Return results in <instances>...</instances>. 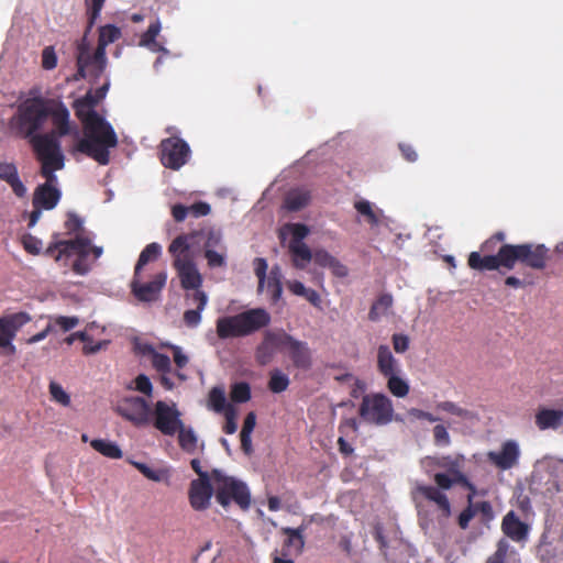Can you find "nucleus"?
I'll use <instances>...</instances> for the list:
<instances>
[{
    "instance_id": "nucleus-1",
    "label": "nucleus",
    "mask_w": 563,
    "mask_h": 563,
    "mask_svg": "<svg viewBox=\"0 0 563 563\" xmlns=\"http://www.w3.org/2000/svg\"><path fill=\"white\" fill-rule=\"evenodd\" d=\"M98 101L99 98L89 91L74 102L76 117L82 123L84 136L75 144L73 152L85 154L100 165H108L109 150L118 145V136L112 125L93 109Z\"/></svg>"
},
{
    "instance_id": "nucleus-2",
    "label": "nucleus",
    "mask_w": 563,
    "mask_h": 563,
    "mask_svg": "<svg viewBox=\"0 0 563 563\" xmlns=\"http://www.w3.org/2000/svg\"><path fill=\"white\" fill-rule=\"evenodd\" d=\"M550 250L544 244L504 243L496 255L481 256L478 252H471L467 258L470 268L478 272L512 271L517 263L532 269L542 271L547 267Z\"/></svg>"
},
{
    "instance_id": "nucleus-3",
    "label": "nucleus",
    "mask_w": 563,
    "mask_h": 563,
    "mask_svg": "<svg viewBox=\"0 0 563 563\" xmlns=\"http://www.w3.org/2000/svg\"><path fill=\"white\" fill-rule=\"evenodd\" d=\"M271 320V314L264 308H252L234 316L218 318L216 332L221 340L244 338L266 328Z\"/></svg>"
},
{
    "instance_id": "nucleus-4",
    "label": "nucleus",
    "mask_w": 563,
    "mask_h": 563,
    "mask_svg": "<svg viewBox=\"0 0 563 563\" xmlns=\"http://www.w3.org/2000/svg\"><path fill=\"white\" fill-rule=\"evenodd\" d=\"M199 233L180 234L173 240L168 246V252L174 261L173 266L180 279L184 289L200 290L202 285V276L198 272L196 264L190 254L192 241Z\"/></svg>"
},
{
    "instance_id": "nucleus-5",
    "label": "nucleus",
    "mask_w": 563,
    "mask_h": 563,
    "mask_svg": "<svg viewBox=\"0 0 563 563\" xmlns=\"http://www.w3.org/2000/svg\"><path fill=\"white\" fill-rule=\"evenodd\" d=\"M52 104L53 100L41 96L31 97L22 101L18 107L16 114L12 119V125L16 133L30 141L37 136L36 132L44 126L49 118V106Z\"/></svg>"
},
{
    "instance_id": "nucleus-6",
    "label": "nucleus",
    "mask_w": 563,
    "mask_h": 563,
    "mask_svg": "<svg viewBox=\"0 0 563 563\" xmlns=\"http://www.w3.org/2000/svg\"><path fill=\"white\" fill-rule=\"evenodd\" d=\"M90 239L85 235H78L69 240H56L46 247L44 255L54 258L55 262H64V266L68 265V260L73 255L77 258L73 263V271L78 275H85L90 267L86 263L89 256Z\"/></svg>"
},
{
    "instance_id": "nucleus-7",
    "label": "nucleus",
    "mask_w": 563,
    "mask_h": 563,
    "mask_svg": "<svg viewBox=\"0 0 563 563\" xmlns=\"http://www.w3.org/2000/svg\"><path fill=\"white\" fill-rule=\"evenodd\" d=\"M211 477L216 486V499L223 508H227L231 503L236 504L242 510L250 508L251 493L244 482L228 476L218 468L211 471Z\"/></svg>"
},
{
    "instance_id": "nucleus-8",
    "label": "nucleus",
    "mask_w": 563,
    "mask_h": 563,
    "mask_svg": "<svg viewBox=\"0 0 563 563\" xmlns=\"http://www.w3.org/2000/svg\"><path fill=\"white\" fill-rule=\"evenodd\" d=\"M358 416L366 423L386 426L394 418L393 401L382 393L367 394L362 398Z\"/></svg>"
},
{
    "instance_id": "nucleus-9",
    "label": "nucleus",
    "mask_w": 563,
    "mask_h": 563,
    "mask_svg": "<svg viewBox=\"0 0 563 563\" xmlns=\"http://www.w3.org/2000/svg\"><path fill=\"white\" fill-rule=\"evenodd\" d=\"M31 145L41 162V170H60L65 165V157L60 143L54 132L34 136Z\"/></svg>"
},
{
    "instance_id": "nucleus-10",
    "label": "nucleus",
    "mask_w": 563,
    "mask_h": 563,
    "mask_svg": "<svg viewBox=\"0 0 563 563\" xmlns=\"http://www.w3.org/2000/svg\"><path fill=\"white\" fill-rule=\"evenodd\" d=\"M167 280L166 271H159L151 276L150 280H145L144 272L137 276L133 273L130 288L132 295L141 302H153L159 299L162 290Z\"/></svg>"
},
{
    "instance_id": "nucleus-11",
    "label": "nucleus",
    "mask_w": 563,
    "mask_h": 563,
    "mask_svg": "<svg viewBox=\"0 0 563 563\" xmlns=\"http://www.w3.org/2000/svg\"><path fill=\"white\" fill-rule=\"evenodd\" d=\"M158 150L162 165L173 170H178L186 165L191 155L190 146L179 136L162 140Z\"/></svg>"
},
{
    "instance_id": "nucleus-12",
    "label": "nucleus",
    "mask_w": 563,
    "mask_h": 563,
    "mask_svg": "<svg viewBox=\"0 0 563 563\" xmlns=\"http://www.w3.org/2000/svg\"><path fill=\"white\" fill-rule=\"evenodd\" d=\"M117 411L134 426L141 427L150 422V405L142 397L134 396L122 399L117 406Z\"/></svg>"
},
{
    "instance_id": "nucleus-13",
    "label": "nucleus",
    "mask_w": 563,
    "mask_h": 563,
    "mask_svg": "<svg viewBox=\"0 0 563 563\" xmlns=\"http://www.w3.org/2000/svg\"><path fill=\"white\" fill-rule=\"evenodd\" d=\"M180 412L173 402L158 400L154 408V427L165 435H174L181 427Z\"/></svg>"
},
{
    "instance_id": "nucleus-14",
    "label": "nucleus",
    "mask_w": 563,
    "mask_h": 563,
    "mask_svg": "<svg viewBox=\"0 0 563 563\" xmlns=\"http://www.w3.org/2000/svg\"><path fill=\"white\" fill-rule=\"evenodd\" d=\"M30 321L31 316L24 311L0 317V349H7L9 354H14L15 346L12 341L16 332Z\"/></svg>"
},
{
    "instance_id": "nucleus-15",
    "label": "nucleus",
    "mask_w": 563,
    "mask_h": 563,
    "mask_svg": "<svg viewBox=\"0 0 563 563\" xmlns=\"http://www.w3.org/2000/svg\"><path fill=\"white\" fill-rule=\"evenodd\" d=\"M282 352H287L294 366L308 371L312 365L311 351L307 342L299 341L283 330Z\"/></svg>"
},
{
    "instance_id": "nucleus-16",
    "label": "nucleus",
    "mask_w": 563,
    "mask_h": 563,
    "mask_svg": "<svg viewBox=\"0 0 563 563\" xmlns=\"http://www.w3.org/2000/svg\"><path fill=\"white\" fill-rule=\"evenodd\" d=\"M213 494L216 495V486L211 476L203 475L202 478L194 479L188 492L190 506L197 511L206 510Z\"/></svg>"
},
{
    "instance_id": "nucleus-17",
    "label": "nucleus",
    "mask_w": 563,
    "mask_h": 563,
    "mask_svg": "<svg viewBox=\"0 0 563 563\" xmlns=\"http://www.w3.org/2000/svg\"><path fill=\"white\" fill-rule=\"evenodd\" d=\"M283 330L266 331L261 344L256 347L255 360L258 365L265 366L272 362L276 351L282 352Z\"/></svg>"
},
{
    "instance_id": "nucleus-18",
    "label": "nucleus",
    "mask_w": 563,
    "mask_h": 563,
    "mask_svg": "<svg viewBox=\"0 0 563 563\" xmlns=\"http://www.w3.org/2000/svg\"><path fill=\"white\" fill-rule=\"evenodd\" d=\"M519 448L515 441H506L499 452H489L488 460L500 470L514 467L519 459Z\"/></svg>"
},
{
    "instance_id": "nucleus-19",
    "label": "nucleus",
    "mask_w": 563,
    "mask_h": 563,
    "mask_svg": "<svg viewBox=\"0 0 563 563\" xmlns=\"http://www.w3.org/2000/svg\"><path fill=\"white\" fill-rule=\"evenodd\" d=\"M501 530L515 542L526 541L529 534V526L521 521L512 510L503 518Z\"/></svg>"
},
{
    "instance_id": "nucleus-20",
    "label": "nucleus",
    "mask_w": 563,
    "mask_h": 563,
    "mask_svg": "<svg viewBox=\"0 0 563 563\" xmlns=\"http://www.w3.org/2000/svg\"><path fill=\"white\" fill-rule=\"evenodd\" d=\"M62 198L59 188H53L48 185H38L33 192L32 206L45 210H53Z\"/></svg>"
},
{
    "instance_id": "nucleus-21",
    "label": "nucleus",
    "mask_w": 563,
    "mask_h": 563,
    "mask_svg": "<svg viewBox=\"0 0 563 563\" xmlns=\"http://www.w3.org/2000/svg\"><path fill=\"white\" fill-rule=\"evenodd\" d=\"M0 179L7 183L18 198H24L27 190L19 177L18 167L13 163L0 162Z\"/></svg>"
},
{
    "instance_id": "nucleus-22",
    "label": "nucleus",
    "mask_w": 563,
    "mask_h": 563,
    "mask_svg": "<svg viewBox=\"0 0 563 563\" xmlns=\"http://www.w3.org/2000/svg\"><path fill=\"white\" fill-rule=\"evenodd\" d=\"M416 490L424 499L434 503L444 517H449L451 515V504L449 498L438 487L431 485H418Z\"/></svg>"
},
{
    "instance_id": "nucleus-23",
    "label": "nucleus",
    "mask_w": 563,
    "mask_h": 563,
    "mask_svg": "<svg viewBox=\"0 0 563 563\" xmlns=\"http://www.w3.org/2000/svg\"><path fill=\"white\" fill-rule=\"evenodd\" d=\"M377 371L384 377L401 373L398 360L393 355L391 350L386 344H380L377 347Z\"/></svg>"
},
{
    "instance_id": "nucleus-24",
    "label": "nucleus",
    "mask_w": 563,
    "mask_h": 563,
    "mask_svg": "<svg viewBox=\"0 0 563 563\" xmlns=\"http://www.w3.org/2000/svg\"><path fill=\"white\" fill-rule=\"evenodd\" d=\"M49 118H52L58 136L69 134V111L62 102L56 104L53 101V104L49 106Z\"/></svg>"
},
{
    "instance_id": "nucleus-25",
    "label": "nucleus",
    "mask_w": 563,
    "mask_h": 563,
    "mask_svg": "<svg viewBox=\"0 0 563 563\" xmlns=\"http://www.w3.org/2000/svg\"><path fill=\"white\" fill-rule=\"evenodd\" d=\"M192 300L197 303V308L184 312V322L189 328H196L201 322V311L207 306L208 297L205 291L197 290L192 294Z\"/></svg>"
},
{
    "instance_id": "nucleus-26",
    "label": "nucleus",
    "mask_w": 563,
    "mask_h": 563,
    "mask_svg": "<svg viewBox=\"0 0 563 563\" xmlns=\"http://www.w3.org/2000/svg\"><path fill=\"white\" fill-rule=\"evenodd\" d=\"M563 422V410L541 409L536 415V424L540 430L556 429Z\"/></svg>"
},
{
    "instance_id": "nucleus-27",
    "label": "nucleus",
    "mask_w": 563,
    "mask_h": 563,
    "mask_svg": "<svg viewBox=\"0 0 563 563\" xmlns=\"http://www.w3.org/2000/svg\"><path fill=\"white\" fill-rule=\"evenodd\" d=\"M93 53L90 51V45L84 37L77 45V73L75 79H85L87 77V68L90 67V59Z\"/></svg>"
},
{
    "instance_id": "nucleus-28",
    "label": "nucleus",
    "mask_w": 563,
    "mask_h": 563,
    "mask_svg": "<svg viewBox=\"0 0 563 563\" xmlns=\"http://www.w3.org/2000/svg\"><path fill=\"white\" fill-rule=\"evenodd\" d=\"M431 465H434L440 468H444L448 471L450 475L460 474L462 471L464 457L462 455L451 456H435V457H427Z\"/></svg>"
},
{
    "instance_id": "nucleus-29",
    "label": "nucleus",
    "mask_w": 563,
    "mask_h": 563,
    "mask_svg": "<svg viewBox=\"0 0 563 563\" xmlns=\"http://www.w3.org/2000/svg\"><path fill=\"white\" fill-rule=\"evenodd\" d=\"M311 200L310 192L303 189H295L287 194L284 206L288 211H299L307 207Z\"/></svg>"
},
{
    "instance_id": "nucleus-30",
    "label": "nucleus",
    "mask_w": 563,
    "mask_h": 563,
    "mask_svg": "<svg viewBox=\"0 0 563 563\" xmlns=\"http://www.w3.org/2000/svg\"><path fill=\"white\" fill-rule=\"evenodd\" d=\"M312 260L319 266L334 268L335 274L339 276L346 275V268L343 265H341L339 261L325 250H316L312 253Z\"/></svg>"
},
{
    "instance_id": "nucleus-31",
    "label": "nucleus",
    "mask_w": 563,
    "mask_h": 563,
    "mask_svg": "<svg viewBox=\"0 0 563 563\" xmlns=\"http://www.w3.org/2000/svg\"><path fill=\"white\" fill-rule=\"evenodd\" d=\"M161 32V22H152L147 30L141 35L140 45L150 48L153 52H165V48L156 42V36Z\"/></svg>"
},
{
    "instance_id": "nucleus-32",
    "label": "nucleus",
    "mask_w": 563,
    "mask_h": 563,
    "mask_svg": "<svg viewBox=\"0 0 563 563\" xmlns=\"http://www.w3.org/2000/svg\"><path fill=\"white\" fill-rule=\"evenodd\" d=\"M162 253V246L156 243L147 244L143 251L141 252L139 260L134 267V273L139 276L141 272H144V266L150 263L156 261Z\"/></svg>"
},
{
    "instance_id": "nucleus-33",
    "label": "nucleus",
    "mask_w": 563,
    "mask_h": 563,
    "mask_svg": "<svg viewBox=\"0 0 563 563\" xmlns=\"http://www.w3.org/2000/svg\"><path fill=\"white\" fill-rule=\"evenodd\" d=\"M289 252L292 256V265L296 268L303 269L312 260V252L306 243L289 244Z\"/></svg>"
},
{
    "instance_id": "nucleus-34",
    "label": "nucleus",
    "mask_w": 563,
    "mask_h": 563,
    "mask_svg": "<svg viewBox=\"0 0 563 563\" xmlns=\"http://www.w3.org/2000/svg\"><path fill=\"white\" fill-rule=\"evenodd\" d=\"M121 37V30L113 25L107 24L101 26L99 30V38H98V55L101 56L102 52H106V47L115 42Z\"/></svg>"
},
{
    "instance_id": "nucleus-35",
    "label": "nucleus",
    "mask_w": 563,
    "mask_h": 563,
    "mask_svg": "<svg viewBox=\"0 0 563 563\" xmlns=\"http://www.w3.org/2000/svg\"><path fill=\"white\" fill-rule=\"evenodd\" d=\"M394 303L393 296L390 294H382L372 305L368 319L371 321H378L383 316L387 313V311L391 308Z\"/></svg>"
},
{
    "instance_id": "nucleus-36",
    "label": "nucleus",
    "mask_w": 563,
    "mask_h": 563,
    "mask_svg": "<svg viewBox=\"0 0 563 563\" xmlns=\"http://www.w3.org/2000/svg\"><path fill=\"white\" fill-rule=\"evenodd\" d=\"M90 445L98 453L109 459H121L123 455L119 445L109 440L95 439L90 442Z\"/></svg>"
},
{
    "instance_id": "nucleus-37",
    "label": "nucleus",
    "mask_w": 563,
    "mask_h": 563,
    "mask_svg": "<svg viewBox=\"0 0 563 563\" xmlns=\"http://www.w3.org/2000/svg\"><path fill=\"white\" fill-rule=\"evenodd\" d=\"M385 378H387L388 390L395 397L404 398L409 394V384L407 380L400 377V373L388 375Z\"/></svg>"
},
{
    "instance_id": "nucleus-38",
    "label": "nucleus",
    "mask_w": 563,
    "mask_h": 563,
    "mask_svg": "<svg viewBox=\"0 0 563 563\" xmlns=\"http://www.w3.org/2000/svg\"><path fill=\"white\" fill-rule=\"evenodd\" d=\"M228 406L224 389L219 386L212 387L208 396V407L214 412L225 413Z\"/></svg>"
},
{
    "instance_id": "nucleus-39",
    "label": "nucleus",
    "mask_w": 563,
    "mask_h": 563,
    "mask_svg": "<svg viewBox=\"0 0 563 563\" xmlns=\"http://www.w3.org/2000/svg\"><path fill=\"white\" fill-rule=\"evenodd\" d=\"M176 433H178V442L180 448L188 453H194L198 443V439L194 430L186 428L184 423H181V427L179 430H177Z\"/></svg>"
},
{
    "instance_id": "nucleus-40",
    "label": "nucleus",
    "mask_w": 563,
    "mask_h": 563,
    "mask_svg": "<svg viewBox=\"0 0 563 563\" xmlns=\"http://www.w3.org/2000/svg\"><path fill=\"white\" fill-rule=\"evenodd\" d=\"M130 463L147 479L153 482H163L167 479L168 472L166 470H154L145 463L130 461Z\"/></svg>"
},
{
    "instance_id": "nucleus-41",
    "label": "nucleus",
    "mask_w": 563,
    "mask_h": 563,
    "mask_svg": "<svg viewBox=\"0 0 563 563\" xmlns=\"http://www.w3.org/2000/svg\"><path fill=\"white\" fill-rule=\"evenodd\" d=\"M437 409L457 416L464 420H473L476 418V415L473 411L464 409L457 406L455 402L449 400L438 402Z\"/></svg>"
},
{
    "instance_id": "nucleus-42",
    "label": "nucleus",
    "mask_w": 563,
    "mask_h": 563,
    "mask_svg": "<svg viewBox=\"0 0 563 563\" xmlns=\"http://www.w3.org/2000/svg\"><path fill=\"white\" fill-rule=\"evenodd\" d=\"M289 386V378L280 371L275 369L271 373L268 388L275 394L285 391Z\"/></svg>"
},
{
    "instance_id": "nucleus-43",
    "label": "nucleus",
    "mask_w": 563,
    "mask_h": 563,
    "mask_svg": "<svg viewBox=\"0 0 563 563\" xmlns=\"http://www.w3.org/2000/svg\"><path fill=\"white\" fill-rule=\"evenodd\" d=\"M90 62V67L87 68V74L91 75L93 78H99L103 73L107 64L106 52H102V55H98V47L95 49Z\"/></svg>"
},
{
    "instance_id": "nucleus-44",
    "label": "nucleus",
    "mask_w": 563,
    "mask_h": 563,
    "mask_svg": "<svg viewBox=\"0 0 563 563\" xmlns=\"http://www.w3.org/2000/svg\"><path fill=\"white\" fill-rule=\"evenodd\" d=\"M230 397L232 401L243 404L251 398V387L245 382L235 383L231 387Z\"/></svg>"
},
{
    "instance_id": "nucleus-45",
    "label": "nucleus",
    "mask_w": 563,
    "mask_h": 563,
    "mask_svg": "<svg viewBox=\"0 0 563 563\" xmlns=\"http://www.w3.org/2000/svg\"><path fill=\"white\" fill-rule=\"evenodd\" d=\"M291 233V241L289 244L303 243L302 240L309 234V228L303 223H288L285 225Z\"/></svg>"
},
{
    "instance_id": "nucleus-46",
    "label": "nucleus",
    "mask_w": 563,
    "mask_h": 563,
    "mask_svg": "<svg viewBox=\"0 0 563 563\" xmlns=\"http://www.w3.org/2000/svg\"><path fill=\"white\" fill-rule=\"evenodd\" d=\"M49 394L52 400H54L55 402L64 407H68L70 405L71 400L69 394L66 393L62 385H59L58 383L52 382L49 384Z\"/></svg>"
},
{
    "instance_id": "nucleus-47",
    "label": "nucleus",
    "mask_w": 563,
    "mask_h": 563,
    "mask_svg": "<svg viewBox=\"0 0 563 563\" xmlns=\"http://www.w3.org/2000/svg\"><path fill=\"white\" fill-rule=\"evenodd\" d=\"M65 229L68 234H75V238L78 235H82L84 231V222L82 219L76 214L75 212H68L67 219L65 221Z\"/></svg>"
},
{
    "instance_id": "nucleus-48",
    "label": "nucleus",
    "mask_w": 563,
    "mask_h": 563,
    "mask_svg": "<svg viewBox=\"0 0 563 563\" xmlns=\"http://www.w3.org/2000/svg\"><path fill=\"white\" fill-rule=\"evenodd\" d=\"M354 208L356 209V211L360 214H362V216H364L366 218V221L369 224L376 225L378 223V218L375 214V212L373 211L372 205H371L369 201H367V200H357L354 203Z\"/></svg>"
},
{
    "instance_id": "nucleus-49",
    "label": "nucleus",
    "mask_w": 563,
    "mask_h": 563,
    "mask_svg": "<svg viewBox=\"0 0 563 563\" xmlns=\"http://www.w3.org/2000/svg\"><path fill=\"white\" fill-rule=\"evenodd\" d=\"M153 367L161 374H169L172 371V362L168 355L163 353H154L152 356Z\"/></svg>"
},
{
    "instance_id": "nucleus-50",
    "label": "nucleus",
    "mask_w": 563,
    "mask_h": 563,
    "mask_svg": "<svg viewBox=\"0 0 563 563\" xmlns=\"http://www.w3.org/2000/svg\"><path fill=\"white\" fill-rule=\"evenodd\" d=\"M104 1L106 0H85L89 26H92L99 18Z\"/></svg>"
},
{
    "instance_id": "nucleus-51",
    "label": "nucleus",
    "mask_w": 563,
    "mask_h": 563,
    "mask_svg": "<svg viewBox=\"0 0 563 563\" xmlns=\"http://www.w3.org/2000/svg\"><path fill=\"white\" fill-rule=\"evenodd\" d=\"M303 527L299 528H284L283 532L288 536L287 543L288 544H296L299 550H302L305 545L303 540Z\"/></svg>"
},
{
    "instance_id": "nucleus-52",
    "label": "nucleus",
    "mask_w": 563,
    "mask_h": 563,
    "mask_svg": "<svg viewBox=\"0 0 563 563\" xmlns=\"http://www.w3.org/2000/svg\"><path fill=\"white\" fill-rule=\"evenodd\" d=\"M23 249L31 255H38L42 250V241L32 234H25L22 238Z\"/></svg>"
},
{
    "instance_id": "nucleus-53",
    "label": "nucleus",
    "mask_w": 563,
    "mask_h": 563,
    "mask_svg": "<svg viewBox=\"0 0 563 563\" xmlns=\"http://www.w3.org/2000/svg\"><path fill=\"white\" fill-rule=\"evenodd\" d=\"M266 272H267V262L265 258L256 257L254 260V273L258 278V287L257 290L263 291L265 282H266Z\"/></svg>"
},
{
    "instance_id": "nucleus-54",
    "label": "nucleus",
    "mask_w": 563,
    "mask_h": 563,
    "mask_svg": "<svg viewBox=\"0 0 563 563\" xmlns=\"http://www.w3.org/2000/svg\"><path fill=\"white\" fill-rule=\"evenodd\" d=\"M205 257L207 260L208 266L211 268L222 267L225 265L224 253L217 252L213 249L207 247L205 250Z\"/></svg>"
},
{
    "instance_id": "nucleus-55",
    "label": "nucleus",
    "mask_w": 563,
    "mask_h": 563,
    "mask_svg": "<svg viewBox=\"0 0 563 563\" xmlns=\"http://www.w3.org/2000/svg\"><path fill=\"white\" fill-rule=\"evenodd\" d=\"M57 66V55L53 46H46L42 51V67L45 70H52Z\"/></svg>"
},
{
    "instance_id": "nucleus-56",
    "label": "nucleus",
    "mask_w": 563,
    "mask_h": 563,
    "mask_svg": "<svg viewBox=\"0 0 563 563\" xmlns=\"http://www.w3.org/2000/svg\"><path fill=\"white\" fill-rule=\"evenodd\" d=\"M433 439L435 445L448 446L451 443L450 434L443 424L433 428Z\"/></svg>"
},
{
    "instance_id": "nucleus-57",
    "label": "nucleus",
    "mask_w": 563,
    "mask_h": 563,
    "mask_svg": "<svg viewBox=\"0 0 563 563\" xmlns=\"http://www.w3.org/2000/svg\"><path fill=\"white\" fill-rule=\"evenodd\" d=\"M235 416H236V413H235L234 408L232 406H228L225 413H224L225 423L223 426V431L227 434H233L236 432L238 424L235 421Z\"/></svg>"
},
{
    "instance_id": "nucleus-58",
    "label": "nucleus",
    "mask_w": 563,
    "mask_h": 563,
    "mask_svg": "<svg viewBox=\"0 0 563 563\" xmlns=\"http://www.w3.org/2000/svg\"><path fill=\"white\" fill-rule=\"evenodd\" d=\"M434 483L439 489H450L454 484H456L455 475H450L449 473H437L433 477Z\"/></svg>"
},
{
    "instance_id": "nucleus-59",
    "label": "nucleus",
    "mask_w": 563,
    "mask_h": 563,
    "mask_svg": "<svg viewBox=\"0 0 563 563\" xmlns=\"http://www.w3.org/2000/svg\"><path fill=\"white\" fill-rule=\"evenodd\" d=\"M455 481H456V485H460L463 488L468 490L467 503L473 501V498L476 495L475 485L467 478V476L463 472H461L460 474H456Z\"/></svg>"
},
{
    "instance_id": "nucleus-60",
    "label": "nucleus",
    "mask_w": 563,
    "mask_h": 563,
    "mask_svg": "<svg viewBox=\"0 0 563 563\" xmlns=\"http://www.w3.org/2000/svg\"><path fill=\"white\" fill-rule=\"evenodd\" d=\"M267 290L271 292L272 301L277 302L283 294L282 280L277 277L267 278Z\"/></svg>"
},
{
    "instance_id": "nucleus-61",
    "label": "nucleus",
    "mask_w": 563,
    "mask_h": 563,
    "mask_svg": "<svg viewBox=\"0 0 563 563\" xmlns=\"http://www.w3.org/2000/svg\"><path fill=\"white\" fill-rule=\"evenodd\" d=\"M393 347L397 353H405L409 349V336L406 334L395 333L391 336Z\"/></svg>"
},
{
    "instance_id": "nucleus-62",
    "label": "nucleus",
    "mask_w": 563,
    "mask_h": 563,
    "mask_svg": "<svg viewBox=\"0 0 563 563\" xmlns=\"http://www.w3.org/2000/svg\"><path fill=\"white\" fill-rule=\"evenodd\" d=\"M476 516L474 510L473 501L468 503V506L460 514L457 522L461 529L468 528L470 521Z\"/></svg>"
},
{
    "instance_id": "nucleus-63",
    "label": "nucleus",
    "mask_w": 563,
    "mask_h": 563,
    "mask_svg": "<svg viewBox=\"0 0 563 563\" xmlns=\"http://www.w3.org/2000/svg\"><path fill=\"white\" fill-rule=\"evenodd\" d=\"M79 319L77 317L59 316L54 318V324L58 325L63 331H69L77 327Z\"/></svg>"
},
{
    "instance_id": "nucleus-64",
    "label": "nucleus",
    "mask_w": 563,
    "mask_h": 563,
    "mask_svg": "<svg viewBox=\"0 0 563 563\" xmlns=\"http://www.w3.org/2000/svg\"><path fill=\"white\" fill-rule=\"evenodd\" d=\"M135 388L142 394L151 396L153 386L150 378L141 374L135 378Z\"/></svg>"
}]
</instances>
